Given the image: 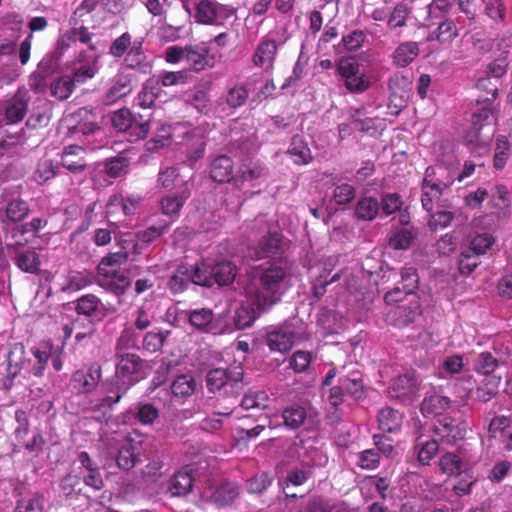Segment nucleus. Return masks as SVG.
<instances>
[{
  "instance_id": "11",
  "label": "nucleus",
  "mask_w": 512,
  "mask_h": 512,
  "mask_svg": "<svg viewBox=\"0 0 512 512\" xmlns=\"http://www.w3.org/2000/svg\"><path fill=\"white\" fill-rule=\"evenodd\" d=\"M419 390L420 380L410 372L399 375L390 386L391 396L403 402H412Z\"/></svg>"
},
{
  "instance_id": "2",
  "label": "nucleus",
  "mask_w": 512,
  "mask_h": 512,
  "mask_svg": "<svg viewBox=\"0 0 512 512\" xmlns=\"http://www.w3.org/2000/svg\"><path fill=\"white\" fill-rule=\"evenodd\" d=\"M116 356L118 361L116 365L115 381L105 384V393H107V396L101 403L102 406L109 408L119 402L129 387L133 385L137 380L133 378V375L141 368V360L136 354L124 353Z\"/></svg>"
},
{
  "instance_id": "45",
  "label": "nucleus",
  "mask_w": 512,
  "mask_h": 512,
  "mask_svg": "<svg viewBox=\"0 0 512 512\" xmlns=\"http://www.w3.org/2000/svg\"><path fill=\"white\" fill-rule=\"evenodd\" d=\"M189 276L192 283L202 286H212V266L202 261L194 267H189Z\"/></svg>"
},
{
  "instance_id": "38",
  "label": "nucleus",
  "mask_w": 512,
  "mask_h": 512,
  "mask_svg": "<svg viewBox=\"0 0 512 512\" xmlns=\"http://www.w3.org/2000/svg\"><path fill=\"white\" fill-rule=\"evenodd\" d=\"M282 418L286 427L297 429L305 423L307 410L301 405L293 404L283 410Z\"/></svg>"
},
{
  "instance_id": "12",
  "label": "nucleus",
  "mask_w": 512,
  "mask_h": 512,
  "mask_svg": "<svg viewBox=\"0 0 512 512\" xmlns=\"http://www.w3.org/2000/svg\"><path fill=\"white\" fill-rule=\"evenodd\" d=\"M467 424L462 420L443 417L434 426L435 434L440 440L447 444H454L462 439L466 433Z\"/></svg>"
},
{
  "instance_id": "15",
  "label": "nucleus",
  "mask_w": 512,
  "mask_h": 512,
  "mask_svg": "<svg viewBox=\"0 0 512 512\" xmlns=\"http://www.w3.org/2000/svg\"><path fill=\"white\" fill-rule=\"evenodd\" d=\"M277 51L278 44L275 40L268 37L262 38L253 54V64L266 71L271 70L273 68Z\"/></svg>"
},
{
  "instance_id": "41",
  "label": "nucleus",
  "mask_w": 512,
  "mask_h": 512,
  "mask_svg": "<svg viewBox=\"0 0 512 512\" xmlns=\"http://www.w3.org/2000/svg\"><path fill=\"white\" fill-rule=\"evenodd\" d=\"M379 209L380 205L377 199L364 197L358 201L355 213L358 219L371 221L377 216Z\"/></svg>"
},
{
  "instance_id": "56",
  "label": "nucleus",
  "mask_w": 512,
  "mask_h": 512,
  "mask_svg": "<svg viewBox=\"0 0 512 512\" xmlns=\"http://www.w3.org/2000/svg\"><path fill=\"white\" fill-rule=\"evenodd\" d=\"M159 416L158 409L150 403H139L135 407V418L143 425L152 424Z\"/></svg>"
},
{
  "instance_id": "26",
  "label": "nucleus",
  "mask_w": 512,
  "mask_h": 512,
  "mask_svg": "<svg viewBox=\"0 0 512 512\" xmlns=\"http://www.w3.org/2000/svg\"><path fill=\"white\" fill-rule=\"evenodd\" d=\"M452 406L451 400L439 393H427L421 403V412L423 415H442Z\"/></svg>"
},
{
  "instance_id": "35",
  "label": "nucleus",
  "mask_w": 512,
  "mask_h": 512,
  "mask_svg": "<svg viewBox=\"0 0 512 512\" xmlns=\"http://www.w3.org/2000/svg\"><path fill=\"white\" fill-rule=\"evenodd\" d=\"M270 398L264 390H250L246 392L240 402L245 410H262L268 407Z\"/></svg>"
},
{
  "instance_id": "57",
  "label": "nucleus",
  "mask_w": 512,
  "mask_h": 512,
  "mask_svg": "<svg viewBox=\"0 0 512 512\" xmlns=\"http://www.w3.org/2000/svg\"><path fill=\"white\" fill-rule=\"evenodd\" d=\"M495 239L490 233H482L476 235L467 247L475 252L476 255H484L494 244Z\"/></svg>"
},
{
  "instance_id": "33",
  "label": "nucleus",
  "mask_w": 512,
  "mask_h": 512,
  "mask_svg": "<svg viewBox=\"0 0 512 512\" xmlns=\"http://www.w3.org/2000/svg\"><path fill=\"white\" fill-rule=\"evenodd\" d=\"M459 36V28L452 19H445L439 23L438 27L428 36L430 41H438L440 43H451Z\"/></svg>"
},
{
  "instance_id": "39",
  "label": "nucleus",
  "mask_w": 512,
  "mask_h": 512,
  "mask_svg": "<svg viewBox=\"0 0 512 512\" xmlns=\"http://www.w3.org/2000/svg\"><path fill=\"white\" fill-rule=\"evenodd\" d=\"M288 154L295 164L303 165L312 159L311 150L301 137H294L290 143Z\"/></svg>"
},
{
  "instance_id": "23",
  "label": "nucleus",
  "mask_w": 512,
  "mask_h": 512,
  "mask_svg": "<svg viewBox=\"0 0 512 512\" xmlns=\"http://www.w3.org/2000/svg\"><path fill=\"white\" fill-rule=\"evenodd\" d=\"M29 96L27 91H18L16 95L8 101L5 108V116L10 124L20 122L26 115Z\"/></svg>"
},
{
  "instance_id": "13",
  "label": "nucleus",
  "mask_w": 512,
  "mask_h": 512,
  "mask_svg": "<svg viewBox=\"0 0 512 512\" xmlns=\"http://www.w3.org/2000/svg\"><path fill=\"white\" fill-rule=\"evenodd\" d=\"M283 238L277 233H268L263 236L256 246L249 247L248 256L251 259L259 260L275 256L282 252Z\"/></svg>"
},
{
  "instance_id": "64",
  "label": "nucleus",
  "mask_w": 512,
  "mask_h": 512,
  "mask_svg": "<svg viewBox=\"0 0 512 512\" xmlns=\"http://www.w3.org/2000/svg\"><path fill=\"white\" fill-rule=\"evenodd\" d=\"M264 170V167L260 163L249 161L241 165L239 179L241 181L256 180L263 175Z\"/></svg>"
},
{
  "instance_id": "49",
  "label": "nucleus",
  "mask_w": 512,
  "mask_h": 512,
  "mask_svg": "<svg viewBox=\"0 0 512 512\" xmlns=\"http://www.w3.org/2000/svg\"><path fill=\"white\" fill-rule=\"evenodd\" d=\"M75 88L74 81L70 76H61L50 85L51 94L59 100L67 99Z\"/></svg>"
},
{
  "instance_id": "43",
  "label": "nucleus",
  "mask_w": 512,
  "mask_h": 512,
  "mask_svg": "<svg viewBox=\"0 0 512 512\" xmlns=\"http://www.w3.org/2000/svg\"><path fill=\"white\" fill-rule=\"evenodd\" d=\"M192 477L187 471H179L170 480L169 491L173 496H181L190 492Z\"/></svg>"
},
{
  "instance_id": "46",
  "label": "nucleus",
  "mask_w": 512,
  "mask_h": 512,
  "mask_svg": "<svg viewBox=\"0 0 512 512\" xmlns=\"http://www.w3.org/2000/svg\"><path fill=\"white\" fill-rule=\"evenodd\" d=\"M500 382L501 376L498 375L484 377L482 384L477 388V398L483 402L491 400L497 394Z\"/></svg>"
},
{
  "instance_id": "21",
  "label": "nucleus",
  "mask_w": 512,
  "mask_h": 512,
  "mask_svg": "<svg viewBox=\"0 0 512 512\" xmlns=\"http://www.w3.org/2000/svg\"><path fill=\"white\" fill-rule=\"evenodd\" d=\"M97 283L116 296L123 295L130 286L129 278L122 271L98 274Z\"/></svg>"
},
{
  "instance_id": "7",
  "label": "nucleus",
  "mask_w": 512,
  "mask_h": 512,
  "mask_svg": "<svg viewBox=\"0 0 512 512\" xmlns=\"http://www.w3.org/2000/svg\"><path fill=\"white\" fill-rule=\"evenodd\" d=\"M295 328L293 324L285 322L282 325L271 326L266 332V344L271 351L288 352L295 342Z\"/></svg>"
},
{
  "instance_id": "48",
  "label": "nucleus",
  "mask_w": 512,
  "mask_h": 512,
  "mask_svg": "<svg viewBox=\"0 0 512 512\" xmlns=\"http://www.w3.org/2000/svg\"><path fill=\"white\" fill-rule=\"evenodd\" d=\"M101 303L98 297L93 294H86L80 297L76 303L78 314L85 316H98Z\"/></svg>"
},
{
  "instance_id": "27",
  "label": "nucleus",
  "mask_w": 512,
  "mask_h": 512,
  "mask_svg": "<svg viewBox=\"0 0 512 512\" xmlns=\"http://www.w3.org/2000/svg\"><path fill=\"white\" fill-rule=\"evenodd\" d=\"M211 178L220 183L229 182L234 178V165L230 157L220 155L210 164Z\"/></svg>"
},
{
  "instance_id": "22",
  "label": "nucleus",
  "mask_w": 512,
  "mask_h": 512,
  "mask_svg": "<svg viewBox=\"0 0 512 512\" xmlns=\"http://www.w3.org/2000/svg\"><path fill=\"white\" fill-rule=\"evenodd\" d=\"M141 201L142 197L139 194H128L125 197L123 195H113L106 205V213L109 216L117 209H121L124 215H133Z\"/></svg>"
},
{
  "instance_id": "9",
  "label": "nucleus",
  "mask_w": 512,
  "mask_h": 512,
  "mask_svg": "<svg viewBox=\"0 0 512 512\" xmlns=\"http://www.w3.org/2000/svg\"><path fill=\"white\" fill-rule=\"evenodd\" d=\"M101 52L97 49L96 44H92L86 50L79 53L78 61L81 63L79 67L74 70L71 79L74 84H82L87 80L92 79L99 70L98 60Z\"/></svg>"
},
{
  "instance_id": "1",
  "label": "nucleus",
  "mask_w": 512,
  "mask_h": 512,
  "mask_svg": "<svg viewBox=\"0 0 512 512\" xmlns=\"http://www.w3.org/2000/svg\"><path fill=\"white\" fill-rule=\"evenodd\" d=\"M288 281L289 273L282 262L261 266L245 287V295L258 310H266L281 300Z\"/></svg>"
},
{
  "instance_id": "53",
  "label": "nucleus",
  "mask_w": 512,
  "mask_h": 512,
  "mask_svg": "<svg viewBox=\"0 0 512 512\" xmlns=\"http://www.w3.org/2000/svg\"><path fill=\"white\" fill-rule=\"evenodd\" d=\"M168 335H169V331H162V330H158V331L153 330V331L146 333V335L143 337V341H142L143 348L150 353L159 351L161 349V347L163 346L164 341Z\"/></svg>"
},
{
  "instance_id": "32",
  "label": "nucleus",
  "mask_w": 512,
  "mask_h": 512,
  "mask_svg": "<svg viewBox=\"0 0 512 512\" xmlns=\"http://www.w3.org/2000/svg\"><path fill=\"white\" fill-rule=\"evenodd\" d=\"M418 54L419 46L417 42H403L393 52V63L398 67H406L418 56Z\"/></svg>"
},
{
  "instance_id": "17",
  "label": "nucleus",
  "mask_w": 512,
  "mask_h": 512,
  "mask_svg": "<svg viewBox=\"0 0 512 512\" xmlns=\"http://www.w3.org/2000/svg\"><path fill=\"white\" fill-rule=\"evenodd\" d=\"M61 165L72 174L82 173L86 166L85 149L79 145H69L61 155Z\"/></svg>"
},
{
  "instance_id": "60",
  "label": "nucleus",
  "mask_w": 512,
  "mask_h": 512,
  "mask_svg": "<svg viewBox=\"0 0 512 512\" xmlns=\"http://www.w3.org/2000/svg\"><path fill=\"white\" fill-rule=\"evenodd\" d=\"M340 384L354 398L361 397L363 384L358 372H352L350 376L340 378Z\"/></svg>"
},
{
  "instance_id": "19",
  "label": "nucleus",
  "mask_w": 512,
  "mask_h": 512,
  "mask_svg": "<svg viewBox=\"0 0 512 512\" xmlns=\"http://www.w3.org/2000/svg\"><path fill=\"white\" fill-rule=\"evenodd\" d=\"M489 205L492 209V214L498 219H504L509 216L511 202L509 190L505 185H495L492 190Z\"/></svg>"
},
{
  "instance_id": "8",
  "label": "nucleus",
  "mask_w": 512,
  "mask_h": 512,
  "mask_svg": "<svg viewBox=\"0 0 512 512\" xmlns=\"http://www.w3.org/2000/svg\"><path fill=\"white\" fill-rule=\"evenodd\" d=\"M337 71L345 80V86L349 91L362 93L368 88L369 82L360 73V66L354 59L342 58L337 65Z\"/></svg>"
},
{
  "instance_id": "61",
  "label": "nucleus",
  "mask_w": 512,
  "mask_h": 512,
  "mask_svg": "<svg viewBox=\"0 0 512 512\" xmlns=\"http://www.w3.org/2000/svg\"><path fill=\"white\" fill-rule=\"evenodd\" d=\"M480 264L479 256L468 248L464 249L459 258V271L461 274L469 275Z\"/></svg>"
},
{
  "instance_id": "58",
  "label": "nucleus",
  "mask_w": 512,
  "mask_h": 512,
  "mask_svg": "<svg viewBox=\"0 0 512 512\" xmlns=\"http://www.w3.org/2000/svg\"><path fill=\"white\" fill-rule=\"evenodd\" d=\"M171 137V127L162 126L159 133L145 144L146 150L151 153L158 151L170 143Z\"/></svg>"
},
{
  "instance_id": "54",
  "label": "nucleus",
  "mask_w": 512,
  "mask_h": 512,
  "mask_svg": "<svg viewBox=\"0 0 512 512\" xmlns=\"http://www.w3.org/2000/svg\"><path fill=\"white\" fill-rule=\"evenodd\" d=\"M16 264L26 273H35L39 268L40 259L35 251H25L17 256Z\"/></svg>"
},
{
  "instance_id": "20",
  "label": "nucleus",
  "mask_w": 512,
  "mask_h": 512,
  "mask_svg": "<svg viewBox=\"0 0 512 512\" xmlns=\"http://www.w3.org/2000/svg\"><path fill=\"white\" fill-rule=\"evenodd\" d=\"M142 46L143 40H135L124 58V63L128 68L148 74L151 72L152 66L147 60Z\"/></svg>"
},
{
  "instance_id": "31",
  "label": "nucleus",
  "mask_w": 512,
  "mask_h": 512,
  "mask_svg": "<svg viewBox=\"0 0 512 512\" xmlns=\"http://www.w3.org/2000/svg\"><path fill=\"white\" fill-rule=\"evenodd\" d=\"M377 420L379 428L388 433L397 432L402 425L401 413L391 407L381 409Z\"/></svg>"
},
{
  "instance_id": "16",
  "label": "nucleus",
  "mask_w": 512,
  "mask_h": 512,
  "mask_svg": "<svg viewBox=\"0 0 512 512\" xmlns=\"http://www.w3.org/2000/svg\"><path fill=\"white\" fill-rule=\"evenodd\" d=\"M142 444L139 440L127 439L120 447L116 461L120 469L130 470L140 461Z\"/></svg>"
},
{
  "instance_id": "18",
  "label": "nucleus",
  "mask_w": 512,
  "mask_h": 512,
  "mask_svg": "<svg viewBox=\"0 0 512 512\" xmlns=\"http://www.w3.org/2000/svg\"><path fill=\"white\" fill-rule=\"evenodd\" d=\"M206 141L198 131L188 134L182 144L183 153L186 155L185 162L189 166H193L198 160L203 158L205 153Z\"/></svg>"
},
{
  "instance_id": "5",
  "label": "nucleus",
  "mask_w": 512,
  "mask_h": 512,
  "mask_svg": "<svg viewBox=\"0 0 512 512\" xmlns=\"http://www.w3.org/2000/svg\"><path fill=\"white\" fill-rule=\"evenodd\" d=\"M112 126L121 132H129L136 140L144 139L149 133V121L142 117L137 119L129 109L122 108L114 112L111 118Z\"/></svg>"
},
{
  "instance_id": "28",
  "label": "nucleus",
  "mask_w": 512,
  "mask_h": 512,
  "mask_svg": "<svg viewBox=\"0 0 512 512\" xmlns=\"http://www.w3.org/2000/svg\"><path fill=\"white\" fill-rule=\"evenodd\" d=\"M497 97V88H493L491 97L483 101V106L472 115V124L474 129L481 130L483 126L489 125L492 120L496 119L493 101Z\"/></svg>"
},
{
  "instance_id": "30",
  "label": "nucleus",
  "mask_w": 512,
  "mask_h": 512,
  "mask_svg": "<svg viewBox=\"0 0 512 512\" xmlns=\"http://www.w3.org/2000/svg\"><path fill=\"white\" fill-rule=\"evenodd\" d=\"M189 323L196 329L211 333L214 332L213 311L209 308H199L187 312Z\"/></svg>"
},
{
  "instance_id": "24",
  "label": "nucleus",
  "mask_w": 512,
  "mask_h": 512,
  "mask_svg": "<svg viewBox=\"0 0 512 512\" xmlns=\"http://www.w3.org/2000/svg\"><path fill=\"white\" fill-rule=\"evenodd\" d=\"M131 77L124 73L116 74L111 80V86L105 94L104 103H115L118 99L128 95L132 91Z\"/></svg>"
},
{
  "instance_id": "34",
  "label": "nucleus",
  "mask_w": 512,
  "mask_h": 512,
  "mask_svg": "<svg viewBox=\"0 0 512 512\" xmlns=\"http://www.w3.org/2000/svg\"><path fill=\"white\" fill-rule=\"evenodd\" d=\"M46 224L47 222L41 218H33L30 222L15 227L11 231L12 238L15 239V242L9 246H24L28 243V239H21V237H23L28 232L37 233L39 230L44 228Z\"/></svg>"
},
{
  "instance_id": "44",
  "label": "nucleus",
  "mask_w": 512,
  "mask_h": 512,
  "mask_svg": "<svg viewBox=\"0 0 512 512\" xmlns=\"http://www.w3.org/2000/svg\"><path fill=\"white\" fill-rule=\"evenodd\" d=\"M196 389V381L191 375H180L171 384V390L175 397L187 398Z\"/></svg>"
},
{
  "instance_id": "55",
  "label": "nucleus",
  "mask_w": 512,
  "mask_h": 512,
  "mask_svg": "<svg viewBox=\"0 0 512 512\" xmlns=\"http://www.w3.org/2000/svg\"><path fill=\"white\" fill-rule=\"evenodd\" d=\"M65 37L69 40V41H73V42H80L82 44H86L88 45V48L92 45V44H96L97 45V49L100 51L99 47H100V41L97 40V41H93L94 38H96V36L91 33L87 27H79V28H74V29H71L70 31H68L66 34H65Z\"/></svg>"
},
{
  "instance_id": "29",
  "label": "nucleus",
  "mask_w": 512,
  "mask_h": 512,
  "mask_svg": "<svg viewBox=\"0 0 512 512\" xmlns=\"http://www.w3.org/2000/svg\"><path fill=\"white\" fill-rule=\"evenodd\" d=\"M122 248L123 250L110 253L101 259L97 267L98 274L121 271V266L125 264L129 258L128 247L123 246Z\"/></svg>"
},
{
  "instance_id": "40",
  "label": "nucleus",
  "mask_w": 512,
  "mask_h": 512,
  "mask_svg": "<svg viewBox=\"0 0 512 512\" xmlns=\"http://www.w3.org/2000/svg\"><path fill=\"white\" fill-rule=\"evenodd\" d=\"M238 493V487L235 484L225 483L215 488L210 497L213 503L221 507L232 503Z\"/></svg>"
},
{
  "instance_id": "59",
  "label": "nucleus",
  "mask_w": 512,
  "mask_h": 512,
  "mask_svg": "<svg viewBox=\"0 0 512 512\" xmlns=\"http://www.w3.org/2000/svg\"><path fill=\"white\" fill-rule=\"evenodd\" d=\"M58 165L50 159L39 161L34 178L38 182H46L57 174Z\"/></svg>"
},
{
  "instance_id": "42",
  "label": "nucleus",
  "mask_w": 512,
  "mask_h": 512,
  "mask_svg": "<svg viewBox=\"0 0 512 512\" xmlns=\"http://www.w3.org/2000/svg\"><path fill=\"white\" fill-rule=\"evenodd\" d=\"M192 283L189 266L180 265L168 281V287L174 294L183 292Z\"/></svg>"
},
{
  "instance_id": "3",
  "label": "nucleus",
  "mask_w": 512,
  "mask_h": 512,
  "mask_svg": "<svg viewBox=\"0 0 512 512\" xmlns=\"http://www.w3.org/2000/svg\"><path fill=\"white\" fill-rule=\"evenodd\" d=\"M445 174H447V169L443 166H429L425 171L421 203L428 212L432 211L434 204L440 200L443 190L455 180L452 177H445Z\"/></svg>"
},
{
  "instance_id": "37",
  "label": "nucleus",
  "mask_w": 512,
  "mask_h": 512,
  "mask_svg": "<svg viewBox=\"0 0 512 512\" xmlns=\"http://www.w3.org/2000/svg\"><path fill=\"white\" fill-rule=\"evenodd\" d=\"M190 197V188H184L177 195H167L161 200V208L165 215L172 216L178 214L186 200Z\"/></svg>"
},
{
  "instance_id": "52",
  "label": "nucleus",
  "mask_w": 512,
  "mask_h": 512,
  "mask_svg": "<svg viewBox=\"0 0 512 512\" xmlns=\"http://www.w3.org/2000/svg\"><path fill=\"white\" fill-rule=\"evenodd\" d=\"M179 182H182L186 187L188 186L189 181H184L180 179V174L178 169L175 167H167L164 170H161L158 175V183L166 189H172L174 187H178Z\"/></svg>"
},
{
  "instance_id": "63",
  "label": "nucleus",
  "mask_w": 512,
  "mask_h": 512,
  "mask_svg": "<svg viewBox=\"0 0 512 512\" xmlns=\"http://www.w3.org/2000/svg\"><path fill=\"white\" fill-rule=\"evenodd\" d=\"M462 461L459 456L454 453H446L441 456L439 460L440 470L451 476L459 472L461 469Z\"/></svg>"
},
{
  "instance_id": "50",
  "label": "nucleus",
  "mask_w": 512,
  "mask_h": 512,
  "mask_svg": "<svg viewBox=\"0 0 512 512\" xmlns=\"http://www.w3.org/2000/svg\"><path fill=\"white\" fill-rule=\"evenodd\" d=\"M510 157V142L506 136L500 135L496 139L494 153V167L501 170L505 167Z\"/></svg>"
},
{
  "instance_id": "47",
  "label": "nucleus",
  "mask_w": 512,
  "mask_h": 512,
  "mask_svg": "<svg viewBox=\"0 0 512 512\" xmlns=\"http://www.w3.org/2000/svg\"><path fill=\"white\" fill-rule=\"evenodd\" d=\"M29 205L22 199L10 201L5 208V217L11 222H20L29 214Z\"/></svg>"
},
{
  "instance_id": "36",
  "label": "nucleus",
  "mask_w": 512,
  "mask_h": 512,
  "mask_svg": "<svg viewBox=\"0 0 512 512\" xmlns=\"http://www.w3.org/2000/svg\"><path fill=\"white\" fill-rule=\"evenodd\" d=\"M236 276L235 266L228 261L220 262L212 266V286L214 284L229 285Z\"/></svg>"
},
{
  "instance_id": "4",
  "label": "nucleus",
  "mask_w": 512,
  "mask_h": 512,
  "mask_svg": "<svg viewBox=\"0 0 512 512\" xmlns=\"http://www.w3.org/2000/svg\"><path fill=\"white\" fill-rule=\"evenodd\" d=\"M234 14V9L215 0H199L195 2L193 18L203 25L222 26Z\"/></svg>"
},
{
  "instance_id": "6",
  "label": "nucleus",
  "mask_w": 512,
  "mask_h": 512,
  "mask_svg": "<svg viewBox=\"0 0 512 512\" xmlns=\"http://www.w3.org/2000/svg\"><path fill=\"white\" fill-rule=\"evenodd\" d=\"M243 368L236 365L229 370L223 368H215L208 372L206 376V385L209 391L215 392L225 385L232 388H242Z\"/></svg>"
},
{
  "instance_id": "14",
  "label": "nucleus",
  "mask_w": 512,
  "mask_h": 512,
  "mask_svg": "<svg viewBox=\"0 0 512 512\" xmlns=\"http://www.w3.org/2000/svg\"><path fill=\"white\" fill-rule=\"evenodd\" d=\"M100 378L101 368L92 365L75 371L71 377V385L77 393H90L96 388Z\"/></svg>"
},
{
  "instance_id": "62",
  "label": "nucleus",
  "mask_w": 512,
  "mask_h": 512,
  "mask_svg": "<svg viewBox=\"0 0 512 512\" xmlns=\"http://www.w3.org/2000/svg\"><path fill=\"white\" fill-rule=\"evenodd\" d=\"M134 326L139 330L147 329L153 320V312L151 305L144 303L134 312Z\"/></svg>"
},
{
  "instance_id": "51",
  "label": "nucleus",
  "mask_w": 512,
  "mask_h": 512,
  "mask_svg": "<svg viewBox=\"0 0 512 512\" xmlns=\"http://www.w3.org/2000/svg\"><path fill=\"white\" fill-rule=\"evenodd\" d=\"M498 366V361L491 352L480 353L474 363L476 372L484 375V377L495 375L494 371Z\"/></svg>"
},
{
  "instance_id": "10",
  "label": "nucleus",
  "mask_w": 512,
  "mask_h": 512,
  "mask_svg": "<svg viewBox=\"0 0 512 512\" xmlns=\"http://www.w3.org/2000/svg\"><path fill=\"white\" fill-rule=\"evenodd\" d=\"M216 57L211 53L208 43L200 42L197 44H189L186 65L189 71L201 72L215 65Z\"/></svg>"
},
{
  "instance_id": "25",
  "label": "nucleus",
  "mask_w": 512,
  "mask_h": 512,
  "mask_svg": "<svg viewBox=\"0 0 512 512\" xmlns=\"http://www.w3.org/2000/svg\"><path fill=\"white\" fill-rule=\"evenodd\" d=\"M27 26L30 29L31 33H29L26 36V38L20 43V46H19V60L22 65L27 64L30 59V51H31L32 40H33V32H39V31L45 30L48 26V21L45 17L35 16L29 20Z\"/></svg>"
}]
</instances>
